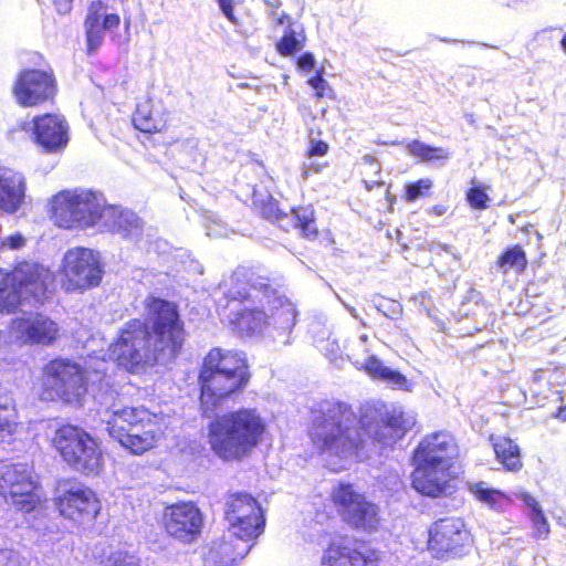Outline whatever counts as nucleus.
<instances>
[{
    "instance_id": "f257e3e1",
    "label": "nucleus",
    "mask_w": 566,
    "mask_h": 566,
    "mask_svg": "<svg viewBox=\"0 0 566 566\" xmlns=\"http://www.w3.org/2000/svg\"><path fill=\"white\" fill-rule=\"evenodd\" d=\"M415 423L411 412L380 401L363 405L359 418L345 402L325 401L314 416L310 437L323 454L352 462L366 457L368 443L391 444Z\"/></svg>"
},
{
    "instance_id": "f03ea898",
    "label": "nucleus",
    "mask_w": 566,
    "mask_h": 566,
    "mask_svg": "<svg viewBox=\"0 0 566 566\" xmlns=\"http://www.w3.org/2000/svg\"><path fill=\"white\" fill-rule=\"evenodd\" d=\"M146 307L151 333L142 321H129L107 350L109 359L127 369L165 364L178 355L185 340L184 323L174 303L151 298Z\"/></svg>"
},
{
    "instance_id": "7ed1b4c3",
    "label": "nucleus",
    "mask_w": 566,
    "mask_h": 566,
    "mask_svg": "<svg viewBox=\"0 0 566 566\" xmlns=\"http://www.w3.org/2000/svg\"><path fill=\"white\" fill-rule=\"evenodd\" d=\"M232 285L226 292L229 300L228 322L240 335L261 333L273 326L282 334H289L295 325L294 304L279 295L265 277L245 279L240 272L231 277Z\"/></svg>"
},
{
    "instance_id": "20e7f679",
    "label": "nucleus",
    "mask_w": 566,
    "mask_h": 566,
    "mask_svg": "<svg viewBox=\"0 0 566 566\" xmlns=\"http://www.w3.org/2000/svg\"><path fill=\"white\" fill-rule=\"evenodd\" d=\"M96 412L106 424L109 436L134 454L151 449L158 437L159 426L144 407H127L113 388L103 387L95 396Z\"/></svg>"
},
{
    "instance_id": "39448f33",
    "label": "nucleus",
    "mask_w": 566,
    "mask_h": 566,
    "mask_svg": "<svg viewBox=\"0 0 566 566\" xmlns=\"http://www.w3.org/2000/svg\"><path fill=\"white\" fill-rule=\"evenodd\" d=\"M265 420L253 408H241L217 417L209 426L212 451L226 461L248 457L263 440Z\"/></svg>"
},
{
    "instance_id": "423d86ee",
    "label": "nucleus",
    "mask_w": 566,
    "mask_h": 566,
    "mask_svg": "<svg viewBox=\"0 0 566 566\" xmlns=\"http://www.w3.org/2000/svg\"><path fill=\"white\" fill-rule=\"evenodd\" d=\"M54 274L34 261L19 262L7 273L0 270V313H12L23 303L42 304Z\"/></svg>"
},
{
    "instance_id": "0eeeda50",
    "label": "nucleus",
    "mask_w": 566,
    "mask_h": 566,
    "mask_svg": "<svg viewBox=\"0 0 566 566\" xmlns=\"http://www.w3.org/2000/svg\"><path fill=\"white\" fill-rule=\"evenodd\" d=\"M105 200L91 190H64L51 201L53 222L65 229L98 227Z\"/></svg>"
},
{
    "instance_id": "6e6552de",
    "label": "nucleus",
    "mask_w": 566,
    "mask_h": 566,
    "mask_svg": "<svg viewBox=\"0 0 566 566\" xmlns=\"http://www.w3.org/2000/svg\"><path fill=\"white\" fill-rule=\"evenodd\" d=\"M52 444L73 470L85 475L97 474L101 471L102 450L97 441L84 429L63 424L55 430Z\"/></svg>"
},
{
    "instance_id": "1a4fd4ad",
    "label": "nucleus",
    "mask_w": 566,
    "mask_h": 566,
    "mask_svg": "<svg viewBox=\"0 0 566 566\" xmlns=\"http://www.w3.org/2000/svg\"><path fill=\"white\" fill-rule=\"evenodd\" d=\"M228 531L253 545L264 531L265 518L259 502L247 492L230 493L224 502Z\"/></svg>"
},
{
    "instance_id": "9d476101",
    "label": "nucleus",
    "mask_w": 566,
    "mask_h": 566,
    "mask_svg": "<svg viewBox=\"0 0 566 566\" xmlns=\"http://www.w3.org/2000/svg\"><path fill=\"white\" fill-rule=\"evenodd\" d=\"M332 500L340 518L352 528L374 532L380 517L378 506L368 501L352 484L339 483L333 489Z\"/></svg>"
},
{
    "instance_id": "9b49d317",
    "label": "nucleus",
    "mask_w": 566,
    "mask_h": 566,
    "mask_svg": "<svg viewBox=\"0 0 566 566\" xmlns=\"http://www.w3.org/2000/svg\"><path fill=\"white\" fill-rule=\"evenodd\" d=\"M0 474V488L7 502L19 511H33L40 503L33 468L28 463L4 464Z\"/></svg>"
},
{
    "instance_id": "f8f14e48",
    "label": "nucleus",
    "mask_w": 566,
    "mask_h": 566,
    "mask_svg": "<svg viewBox=\"0 0 566 566\" xmlns=\"http://www.w3.org/2000/svg\"><path fill=\"white\" fill-rule=\"evenodd\" d=\"M55 504L61 515L75 522L92 521L101 510L96 494L75 480L59 481Z\"/></svg>"
},
{
    "instance_id": "ddd939ff",
    "label": "nucleus",
    "mask_w": 566,
    "mask_h": 566,
    "mask_svg": "<svg viewBox=\"0 0 566 566\" xmlns=\"http://www.w3.org/2000/svg\"><path fill=\"white\" fill-rule=\"evenodd\" d=\"M66 291H84L99 284L103 270L98 253L86 248H72L63 259Z\"/></svg>"
},
{
    "instance_id": "4468645a",
    "label": "nucleus",
    "mask_w": 566,
    "mask_h": 566,
    "mask_svg": "<svg viewBox=\"0 0 566 566\" xmlns=\"http://www.w3.org/2000/svg\"><path fill=\"white\" fill-rule=\"evenodd\" d=\"M46 385L65 402L81 403L87 391L82 367L67 359L52 360L45 367Z\"/></svg>"
},
{
    "instance_id": "2eb2a0df",
    "label": "nucleus",
    "mask_w": 566,
    "mask_h": 566,
    "mask_svg": "<svg viewBox=\"0 0 566 566\" xmlns=\"http://www.w3.org/2000/svg\"><path fill=\"white\" fill-rule=\"evenodd\" d=\"M470 543V533L459 517L438 520L429 530L428 549L438 558L457 557Z\"/></svg>"
},
{
    "instance_id": "dca6fc26",
    "label": "nucleus",
    "mask_w": 566,
    "mask_h": 566,
    "mask_svg": "<svg viewBox=\"0 0 566 566\" xmlns=\"http://www.w3.org/2000/svg\"><path fill=\"white\" fill-rule=\"evenodd\" d=\"M163 522L171 537L182 543H192L202 531L203 514L193 502H179L166 507Z\"/></svg>"
},
{
    "instance_id": "f3484780",
    "label": "nucleus",
    "mask_w": 566,
    "mask_h": 566,
    "mask_svg": "<svg viewBox=\"0 0 566 566\" xmlns=\"http://www.w3.org/2000/svg\"><path fill=\"white\" fill-rule=\"evenodd\" d=\"M253 205L263 218L277 222L283 229L292 226L300 229L301 234L306 239H315L318 234L312 206L294 208L286 213L279 208L277 202L270 195H266L265 199L254 196Z\"/></svg>"
},
{
    "instance_id": "a211bd4d",
    "label": "nucleus",
    "mask_w": 566,
    "mask_h": 566,
    "mask_svg": "<svg viewBox=\"0 0 566 566\" xmlns=\"http://www.w3.org/2000/svg\"><path fill=\"white\" fill-rule=\"evenodd\" d=\"M13 92L19 104L36 106L54 96L55 81L46 72L28 70L19 75Z\"/></svg>"
},
{
    "instance_id": "6ab92c4d",
    "label": "nucleus",
    "mask_w": 566,
    "mask_h": 566,
    "mask_svg": "<svg viewBox=\"0 0 566 566\" xmlns=\"http://www.w3.org/2000/svg\"><path fill=\"white\" fill-rule=\"evenodd\" d=\"M248 380L249 373L199 376L202 407L206 410L216 408L223 399L245 387Z\"/></svg>"
},
{
    "instance_id": "aec40b11",
    "label": "nucleus",
    "mask_w": 566,
    "mask_h": 566,
    "mask_svg": "<svg viewBox=\"0 0 566 566\" xmlns=\"http://www.w3.org/2000/svg\"><path fill=\"white\" fill-rule=\"evenodd\" d=\"M412 488L422 495L438 497L447 494L452 480L451 467L415 461Z\"/></svg>"
},
{
    "instance_id": "412c9836",
    "label": "nucleus",
    "mask_w": 566,
    "mask_h": 566,
    "mask_svg": "<svg viewBox=\"0 0 566 566\" xmlns=\"http://www.w3.org/2000/svg\"><path fill=\"white\" fill-rule=\"evenodd\" d=\"M252 544L226 531L220 537L212 539L203 553V566H231L237 559L243 558Z\"/></svg>"
},
{
    "instance_id": "4be33fe9",
    "label": "nucleus",
    "mask_w": 566,
    "mask_h": 566,
    "mask_svg": "<svg viewBox=\"0 0 566 566\" xmlns=\"http://www.w3.org/2000/svg\"><path fill=\"white\" fill-rule=\"evenodd\" d=\"M458 454L454 438L446 431L426 436L415 450L413 461L452 467Z\"/></svg>"
},
{
    "instance_id": "5701e85b",
    "label": "nucleus",
    "mask_w": 566,
    "mask_h": 566,
    "mask_svg": "<svg viewBox=\"0 0 566 566\" xmlns=\"http://www.w3.org/2000/svg\"><path fill=\"white\" fill-rule=\"evenodd\" d=\"M67 123L60 115L46 114L32 122L34 140L48 153L60 151L67 145Z\"/></svg>"
},
{
    "instance_id": "b1692460",
    "label": "nucleus",
    "mask_w": 566,
    "mask_h": 566,
    "mask_svg": "<svg viewBox=\"0 0 566 566\" xmlns=\"http://www.w3.org/2000/svg\"><path fill=\"white\" fill-rule=\"evenodd\" d=\"M321 566H375V562L349 538L336 537L324 551Z\"/></svg>"
},
{
    "instance_id": "393cba45",
    "label": "nucleus",
    "mask_w": 566,
    "mask_h": 566,
    "mask_svg": "<svg viewBox=\"0 0 566 566\" xmlns=\"http://www.w3.org/2000/svg\"><path fill=\"white\" fill-rule=\"evenodd\" d=\"M11 328L20 340L43 345L51 344L59 332L56 323L42 315L17 318L12 322Z\"/></svg>"
},
{
    "instance_id": "a878e982",
    "label": "nucleus",
    "mask_w": 566,
    "mask_h": 566,
    "mask_svg": "<svg viewBox=\"0 0 566 566\" xmlns=\"http://www.w3.org/2000/svg\"><path fill=\"white\" fill-rule=\"evenodd\" d=\"M97 228L138 241L143 232V221L133 211L105 205L102 220Z\"/></svg>"
},
{
    "instance_id": "bb28decb",
    "label": "nucleus",
    "mask_w": 566,
    "mask_h": 566,
    "mask_svg": "<svg viewBox=\"0 0 566 566\" xmlns=\"http://www.w3.org/2000/svg\"><path fill=\"white\" fill-rule=\"evenodd\" d=\"M25 198V178L12 168L0 165V210L17 212Z\"/></svg>"
},
{
    "instance_id": "cd10ccee",
    "label": "nucleus",
    "mask_w": 566,
    "mask_h": 566,
    "mask_svg": "<svg viewBox=\"0 0 566 566\" xmlns=\"http://www.w3.org/2000/svg\"><path fill=\"white\" fill-rule=\"evenodd\" d=\"M234 373H248L244 354L235 350L213 348L205 357L199 376L232 375Z\"/></svg>"
},
{
    "instance_id": "c85d7f7f",
    "label": "nucleus",
    "mask_w": 566,
    "mask_h": 566,
    "mask_svg": "<svg viewBox=\"0 0 566 566\" xmlns=\"http://www.w3.org/2000/svg\"><path fill=\"white\" fill-rule=\"evenodd\" d=\"M361 367L373 379L382 381L392 389L412 390V384L401 373L385 366L376 356H369Z\"/></svg>"
},
{
    "instance_id": "c756f323",
    "label": "nucleus",
    "mask_w": 566,
    "mask_h": 566,
    "mask_svg": "<svg viewBox=\"0 0 566 566\" xmlns=\"http://www.w3.org/2000/svg\"><path fill=\"white\" fill-rule=\"evenodd\" d=\"M103 8L102 1L92 2L84 20L86 53L88 55L95 54L104 41L105 29L101 22Z\"/></svg>"
},
{
    "instance_id": "7c9ffc66",
    "label": "nucleus",
    "mask_w": 566,
    "mask_h": 566,
    "mask_svg": "<svg viewBox=\"0 0 566 566\" xmlns=\"http://www.w3.org/2000/svg\"><path fill=\"white\" fill-rule=\"evenodd\" d=\"M489 441L496 460L505 470L516 472L522 468L521 450L515 441L507 437L491 434Z\"/></svg>"
},
{
    "instance_id": "2f4dec72",
    "label": "nucleus",
    "mask_w": 566,
    "mask_h": 566,
    "mask_svg": "<svg viewBox=\"0 0 566 566\" xmlns=\"http://www.w3.org/2000/svg\"><path fill=\"white\" fill-rule=\"evenodd\" d=\"M18 428V411L12 392L0 384V441L12 437Z\"/></svg>"
},
{
    "instance_id": "473e14b6",
    "label": "nucleus",
    "mask_w": 566,
    "mask_h": 566,
    "mask_svg": "<svg viewBox=\"0 0 566 566\" xmlns=\"http://www.w3.org/2000/svg\"><path fill=\"white\" fill-rule=\"evenodd\" d=\"M469 490L476 500L491 509L503 510L509 503V497L502 491L489 488L483 481L469 484Z\"/></svg>"
},
{
    "instance_id": "72a5a7b5",
    "label": "nucleus",
    "mask_w": 566,
    "mask_h": 566,
    "mask_svg": "<svg viewBox=\"0 0 566 566\" xmlns=\"http://www.w3.org/2000/svg\"><path fill=\"white\" fill-rule=\"evenodd\" d=\"M410 156L419 158L424 163H432L434 160L448 159L450 153L442 147H431L422 142L415 139L406 145Z\"/></svg>"
},
{
    "instance_id": "f704fd0d",
    "label": "nucleus",
    "mask_w": 566,
    "mask_h": 566,
    "mask_svg": "<svg viewBox=\"0 0 566 566\" xmlns=\"http://www.w3.org/2000/svg\"><path fill=\"white\" fill-rule=\"evenodd\" d=\"M527 260L525 252L520 245H514L507 249L497 261L499 269L506 273L510 270L521 273L526 268Z\"/></svg>"
},
{
    "instance_id": "c9c22d12",
    "label": "nucleus",
    "mask_w": 566,
    "mask_h": 566,
    "mask_svg": "<svg viewBox=\"0 0 566 566\" xmlns=\"http://www.w3.org/2000/svg\"><path fill=\"white\" fill-rule=\"evenodd\" d=\"M134 126L144 133L160 130V123L153 116L148 103L139 104L133 116Z\"/></svg>"
},
{
    "instance_id": "e433bc0d",
    "label": "nucleus",
    "mask_w": 566,
    "mask_h": 566,
    "mask_svg": "<svg viewBox=\"0 0 566 566\" xmlns=\"http://www.w3.org/2000/svg\"><path fill=\"white\" fill-rule=\"evenodd\" d=\"M303 43L302 40L296 38L293 30H289L281 41L276 44V49L281 55H291L296 51L302 50Z\"/></svg>"
},
{
    "instance_id": "4c0bfd02",
    "label": "nucleus",
    "mask_w": 566,
    "mask_h": 566,
    "mask_svg": "<svg viewBox=\"0 0 566 566\" xmlns=\"http://www.w3.org/2000/svg\"><path fill=\"white\" fill-rule=\"evenodd\" d=\"M467 200L472 208L484 210L489 207L488 202L490 201V197L485 192V189L481 187H472L467 192Z\"/></svg>"
},
{
    "instance_id": "58836bf2",
    "label": "nucleus",
    "mask_w": 566,
    "mask_h": 566,
    "mask_svg": "<svg viewBox=\"0 0 566 566\" xmlns=\"http://www.w3.org/2000/svg\"><path fill=\"white\" fill-rule=\"evenodd\" d=\"M103 566H139V564L135 556L124 552H115L109 555Z\"/></svg>"
},
{
    "instance_id": "ea45409f",
    "label": "nucleus",
    "mask_w": 566,
    "mask_h": 566,
    "mask_svg": "<svg viewBox=\"0 0 566 566\" xmlns=\"http://www.w3.org/2000/svg\"><path fill=\"white\" fill-rule=\"evenodd\" d=\"M431 181L429 179H420L419 181L415 184H410L407 186V200L408 201H415L420 196H422L423 190H429L431 188Z\"/></svg>"
},
{
    "instance_id": "a19ab883",
    "label": "nucleus",
    "mask_w": 566,
    "mask_h": 566,
    "mask_svg": "<svg viewBox=\"0 0 566 566\" xmlns=\"http://www.w3.org/2000/svg\"><path fill=\"white\" fill-rule=\"evenodd\" d=\"M25 244V239L21 233H14L6 238L0 237V251L18 250Z\"/></svg>"
},
{
    "instance_id": "79ce46f5",
    "label": "nucleus",
    "mask_w": 566,
    "mask_h": 566,
    "mask_svg": "<svg viewBox=\"0 0 566 566\" xmlns=\"http://www.w3.org/2000/svg\"><path fill=\"white\" fill-rule=\"evenodd\" d=\"M530 516H531L533 526H534L537 535L539 537L547 535L549 532V528H548V523H547L543 512L536 511L535 513H530Z\"/></svg>"
},
{
    "instance_id": "37998d69",
    "label": "nucleus",
    "mask_w": 566,
    "mask_h": 566,
    "mask_svg": "<svg viewBox=\"0 0 566 566\" xmlns=\"http://www.w3.org/2000/svg\"><path fill=\"white\" fill-rule=\"evenodd\" d=\"M328 151V144L323 140H311V146L308 148L307 155L308 157L313 156H324Z\"/></svg>"
},
{
    "instance_id": "c03bdc74",
    "label": "nucleus",
    "mask_w": 566,
    "mask_h": 566,
    "mask_svg": "<svg viewBox=\"0 0 566 566\" xmlns=\"http://www.w3.org/2000/svg\"><path fill=\"white\" fill-rule=\"evenodd\" d=\"M307 83L316 91L317 97L324 96V90L327 86V82L321 75L310 78Z\"/></svg>"
},
{
    "instance_id": "a18cd8bd",
    "label": "nucleus",
    "mask_w": 566,
    "mask_h": 566,
    "mask_svg": "<svg viewBox=\"0 0 566 566\" xmlns=\"http://www.w3.org/2000/svg\"><path fill=\"white\" fill-rule=\"evenodd\" d=\"M102 27L106 30H112L114 28H117L120 23V18L118 14L109 13L105 14L103 20L101 19Z\"/></svg>"
},
{
    "instance_id": "49530a36",
    "label": "nucleus",
    "mask_w": 566,
    "mask_h": 566,
    "mask_svg": "<svg viewBox=\"0 0 566 566\" xmlns=\"http://www.w3.org/2000/svg\"><path fill=\"white\" fill-rule=\"evenodd\" d=\"M315 64V57L312 53H304L297 61L300 69L304 71L312 70Z\"/></svg>"
},
{
    "instance_id": "de8ad7c7",
    "label": "nucleus",
    "mask_w": 566,
    "mask_h": 566,
    "mask_svg": "<svg viewBox=\"0 0 566 566\" xmlns=\"http://www.w3.org/2000/svg\"><path fill=\"white\" fill-rule=\"evenodd\" d=\"M521 499L524 502V504L531 510V513H535L536 511H542L537 501L530 494L523 493L521 495Z\"/></svg>"
},
{
    "instance_id": "09e8293b",
    "label": "nucleus",
    "mask_w": 566,
    "mask_h": 566,
    "mask_svg": "<svg viewBox=\"0 0 566 566\" xmlns=\"http://www.w3.org/2000/svg\"><path fill=\"white\" fill-rule=\"evenodd\" d=\"M53 2L55 4L59 13L65 14V13L70 12L72 0H53Z\"/></svg>"
},
{
    "instance_id": "8fccbe9b",
    "label": "nucleus",
    "mask_w": 566,
    "mask_h": 566,
    "mask_svg": "<svg viewBox=\"0 0 566 566\" xmlns=\"http://www.w3.org/2000/svg\"><path fill=\"white\" fill-rule=\"evenodd\" d=\"M318 325H319L318 321L313 322L311 324V333L314 335V337H316L317 339H324V338L328 337L329 332L327 329L322 331V333L318 332L317 331Z\"/></svg>"
},
{
    "instance_id": "3c124183",
    "label": "nucleus",
    "mask_w": 566,
    "mask_h": 566,
    "mask_svg": "<svg viewBox=\"0 0 566 566\" xmlns=\"http://www.w3.org/2000/svg\"><path fill=\"white\" fill-rule=\"evenodd\" d=\"M224 17L233 24H238V18L234 15L233 12V3L227 7H223L220 9Z\"/></svg>"
},
{
    "instance_id": "603ef678",
    "label": "nucleus",
    "mask_w": 566,
    "mask_h": 566,
    "mask_svg": "<svg viewBox=\"0 0 566 566\" xmlns=\"http://www.w3.org/2000/svg\"><path fill=\"white\" fill-rule=\"evenodd\" d=\"M441 250H443L446 253H449L451 254L454 259H458V255H457V252H455V249L451 245H448V244H439L438 245Z\"/></svg>"
},
{
    "instance_id": "864d4df0",
    "label": "nucleus",
    "mask_w": 566,
    "mask_h": 566,
    "mask_svg": "<svg viewBox=\"0 0 566 566\" xmlns=\"http://www.w3.org/2000/svg\"><path fill=\"white\" fill-rule=\"evenodd\" d=\"M558 419H560L562 421H566V407L565 408H560L558 410V413L556 416Z\"/></svg>"
},
{
    "instance_id": "5fc2aeb1",
    "label": "nucleus",
    "mask_w": 566,
    "mask_h": 566,
    "mask_svg": "<svg viewBox=\"0 0 566 566\" xmlns=\"http://www.w3.org/2000/svg\"><path fill=\"white\" fill-rule=\"evenodd\" d=\"M265 3L266 6L273 8V9H276L280 7V1L279 0H273V1H270V0H265Z\"/></svg>"
},
{
    "instance_id": "6e6d98bb",
    "label": "nucleus",
    "mask_w": 566,
    "mask_h": 566,
    "mask_svg": "<svg viewBox=\"0 0 566 566\" xmlns=\"http://www.w3.org/2000/svg\"><path fill=\"white\" fill-rule=\"evenodd\" d=\"M344 305H345V307L348 310V312L350 313V315H352L353 317L358 318V313H357V311H356V308H355V307L349 306V305H347V304H344Z\"/></svg>"
},
{
    "instance_id": "4d7b16f0",
    "label": "nucleus",
    "mask_w": 566,
    "mask_h": 566,
    "mask_svg": "<svg viewBox=\"0 0 566 566\" xmlns=\"http://www.w3.org/2000/svg\"><path fill=\"white\" fill-rule=\"evenodd\" d=\"M216 1L218 2L220 9L232 4V2H233V0H216Z\"/></svg>"
},
{
    "instance_id": "13d9d810",
    "label": "nucleus",
    "mask_w": 566,
    "mask_h": 566,
    "mask_svg": "<svg viewBox=\"0 0 566 566\" xmlns=\"http://www.w3.org/2000/svg\"><path fill=\"white\" fill-rule=\"evenodd\" d=\"M285 21H290V17L285 13L281 14V17L277 18V24H284Z\"/></svg>"
},
{
    "instance_id": "bf43d9fd",
    "label": "nucleus",
    "mask_w": 566,
    "mask_h": 566,
    "mask_svg": "<svg viewBox=\"0 0 566 566\" xmlns=\"http://www.w3.org/2000/svg\"><path fill=\"white\" fill-rule=\"evenodd\" d=\"M377 144H379V145H400L401 142H399V140H392V142L384 140V142H380L379 140V142H377Z\"/></svg>"
},
{
    "instance_id": "052dcab7",
    "label": "nucleus",
    "mask_w": 566,
    "mask_h": 566,
    "mask_svg": "<svg viewBox=\"0 0 566 566\" xmlns=\"http://www.w3.org/2000/svg\"><path fill=\"white\" fill-rule=\"evenodd\" d=\"M363 160L366 163V164H373L375 161V158L370 155H365Z\"/></svg>"
},
{
    "instance_id": "680f3d73",
    "label": "nucleus",
    "mask_w": 566,
    "mask_h": 566,
    "mask_svg": "<svg viewBox=\"0 0 566 566\" xmlns=\"http://www.w3.org/2000/svg\"><path fill=\"white\" fill-rule=\"evenodd\" d=\"M312 168H313V164H311V165H308V166H305V168H304V172H303L305 178L307 177V175L310 174V171L312 170Z\"/></svg>"
},
{
    "instance_id": "e2e57ef3",
    "label": "nucleus",
    "mask_w": 566,
    "mask_h": 566,
    "mask_svg": "<svg viewBox=\"0 0 566 566\" xmlns=\"http://www.w3.org/2000/svg\"><path fill=\"white\" fill-rule=\"evenodd\" d=\"M560 45H562L564 52L566 53V34L563 36V39L560 41Z\"/></svg>"
},
{
    "instance_id": "0e129e2a",
    "label": "nucleus",
    "mask_w": 566,
    "mask_h": 566,
    "mask_svg": "<svg viewBox=\"0 0 566 566\" xmlns=\"http://www.w3.org/2000/svg\"><path fill=\"white\" fill-rule=\"evenodd\" d=\"M367 339H368V336H367L366 334H364V335L359 336V342H360L361 344H365V343L367 342Z\"/></svg>"
},
{
    "instance_id": "69168bd1",
    "label": "nucleus",
    "mask_w": 566,
    "mask_h": 566,
    "mask_svg": "<svg viewBox=\"0 0 566 566\" xmlns=\"http://www.w3.org/2000/svg\"><path fill=\"white\" fill-rule=\"evenodd\" d=\"M342 468H344V465L334 467L333 470H338V469H342Z\"/></svg>"
},
{
    "instance_id": "338daca9",
    "label": "nucleus",
    "mask_w": 566,
    "mask_h": 566,
    "mask_svg": "<svg viewBox=\"0 0 566 566\" xmlns=\"http://www.w3.org/2000/svg\"><path fill=\"white\" fill-rule=\"evenodd\" d=\"M442 42H450V40L447 39H440Z\"/></svg>"
}]
</instances>
